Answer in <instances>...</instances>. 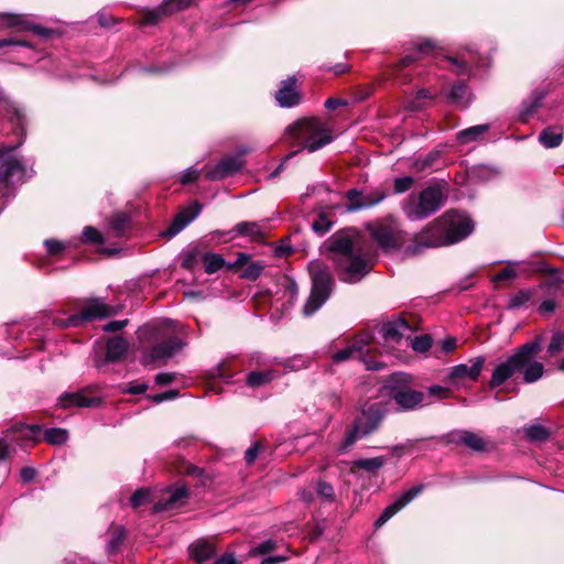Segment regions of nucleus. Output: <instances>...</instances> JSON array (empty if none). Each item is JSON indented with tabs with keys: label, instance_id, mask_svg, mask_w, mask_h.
<instances>
[{
	"label": "nucleus",
	"instance_id": "obj_1",
	"mask_svg": "<svg viewBox=\"0 0 564 564\" xmlns=\"http://www.w3.org/2000/svg\"><path fill=\"white\" fill-rule=\"evenodd\" d=\"M371 237L384 250H403L405 256H414L425 248L448 246L446 234L440 218L426 225L414 236L412 243L405 246L409 235L394 223H377L367 227Z\"/></svg>",
	"mask_w": 564,
	"mask_h": 564
},
{
	"label": "nucleus",
	"instance_id": "obj_2",
	"mask_svg": "<svg viewBox=\"0 0 564 564\" xmlns=\"http://www.w3.org/2000/svg\"><path fill=\"white\" fill-rule=\"evenodd\" d=\"M540 350L541 340L539 338L518 347L512 355L494 368L489 381L490 388L501 386L517 372L522 373L525 383H533L541 379L544 373V366L535 360Z\"/></svg>",
	"mask_w": 564,
	"mask_h": 564
},
{
	"label": "nucleus",
	"instance_id": "obj_3",
	"mask_svg": "<svg viewBox=\"0 0 564 564\" xmlns=\"http://www.w3.org/2000/svg\"><path fill=\"white\" fill-rule=\"evenodd\" d=\"M328 249L341 270V279L356 283L369 272L371 263L368 253L347 232H337L328 240Z\"/></svg>",
	"mask_w": 564,
	"mask_h": 564
},
{
	"label": "nucleus",
	"instance_id": "obj_4",
	"mask_svg": "<svg viewBox=\"0 0 564 564\" xmlns=\"http://www.w3.org/2000/svg\"><path fill=\"white\" fill-rule=\"evenodd\" d=\"M286 134L292 138L300 150L315 152L333 141L330 130L318 118H303L286 128Z\"/></svg>",
	"mask_w": 564,
	"mask_h": 564
},
{
	"label": "nucleus",
	"instance_id": "obj_5",
	"mask_svg": "<svg viewBox=\"0 0 564 564\" xmlns=\"http://www.w3.org/2000/svg\"><path fill=\"white\" fill-rule=\"evenodd\" d=\"M308 272L312 280V290L303 313L306 316L313 315L328 300L334 288V279L329 267L321 261L313 260L308 263Z\"/></svg>",
	"mask_w": 564,
	"mask_h": 564
},
{
	"label": "nucleus",
	"instance_id": "obj_6",
	"mask_svg": "<svg viewBox=\"0 0 564 564\" xmlns=\"http://www.w3.org/2000/svg\"><path fill=\"white\" fill-rule=\"evenodd\" d=\"M444 195L440 187L429 186L419 194H411L403 203L402 209L408 219L422 220L436 213L443 205Z\"/></svg>",
	"mask_w": 564,
	"mask_h": 564
},
{
	"label": "nucleus",
	"instance_id": "obj_7",
	"mask_svg": "<svg viewBox=\"0 0 564 564\" xmlns=\"http://www.w3.org/2000/svg\"><path fill=\"white\" fill-rule=\"evenodd\" d=\"M22 144L3 145L0 148V194L6 196L11 185L23 183L31 175L26 165L18 158L17 150Z\"/></svg>",
	"mask_w": 564,
	"mask_h": 564
},
{
	"label": "nucleus",
	"instance_id": "obj_8",
	"mask_svg": "<svg viewBox=\"0 0 564 564\" xmlns=\"http://www.w3.org/2000/svg\"><path fill=\"white\" fill-rule=\"evenodd\" d=\"M113 310L98 299L89 300L79 314H73L67 318L53 317L52 324L57 328L77 327L85 322L101 319L111 314Z\"/></svg>",
	"mask_w": 564,
	"mask_h": 564
},
{
	"label": "nucleus",
	"instance_id": "obj_9",
	"mask_svg": "<svg viewBox=\"0 0 564 564\" xmlns=\"http://www.w3.org/2000/svg\"><path fill=\"white\" fill-rule=\"evenodd\" d=\"M382 419L380 409L377 404H371L368 411H364L362 415L358 417L354 426L346 432L345 438L339 446L338 451L344 453L349 449L354 443L370 433H372Z\"/></svg>",
	"mask_w": 564,
	"mask_h": 564
},
{
	"label": "nucleus",
	"instance_id": "obj_10",
	"mask_svg": "<svg viewBox=\"0 0 564 564\" xmlns=\"http://www.w3.org/2000/svg\"><path fill=\"white\" fill-rule=\"evenodd\" d=\"M438 218L448 245L462 241L474 230V223L466 214L448 210Z\"/></svg>",
	"mask_w": 564,
	"mask_h": 564
},
{
	"label": "nucleus",
	"instance_id": "obj_11",
	"mask_svg": "<svg viewBox=\"0 0 564 564\" xmlns=\"http://www.w3.org/2000/svg\"><path fill=\"white\" fill-rule=\"evenodd\" d=\"M184 346L185 343L177 337L167 338L154 345L149 351H147L142 356L141 362L143 365L156 361L165 362L181 351Z\"/></svg>",
	"mask_w": 564,
	"mask_h": 564
},
{
	"label": "nucleus",
	"instance_id": "obj_12",
	"mask_svg": "<svg viewBox=\"0 0 564 564\" xmlns=\"http://www.w3.org/2000/svg\"><path fill=\"white\" fill-rule=\"evenodd\" d=\"M247 152L248 150L243 149L238 155H228L223 158L215 166L206 170V178L210 181H219L237 173L245 164L242 155Z\"/></svg>",
	"mask_w": 564,
	"mask_h": 564
},
{
	"label": "nucleus",
	"instance_id": "obj_13",
	"mask_svg": "<svg viewBox=\"0 0 564 564\" xmlns=\"http://www.w3.org/2000/svg\"><path fill=\"white\" fill-rule=\"evenodd\" d=\"M372 336L369 332H361L352 339V341L344 349L336 351L332 356L334 364H340L362 355V351L370 346Z\"/></svg>",
	"mask_w": 564,
	"mask_h": 564
},
{
	"label": "nucleus",
	"instance_id": "obj_14",
	"mask_svg": "<svg viewBox=\"0 0 564 564\" xmlns=\"http://www.w3.org/2000/svg\"><path fill=\"white\" fill-rule=\"evenodd\" d=\"M384 197L386 194L378 189L366 194L357 189H350L347 193V199L349 204L347 205L346 209L348 212H356L369 208L382 202Z\"/></svg>",
	"mask_w": 564,
	"mask_h": 564
},
{
	"label": "nucleus",
	"instance_id": "obj_15",
	"mask_svg": "<svg viewBox=\"0 0 564 564\" xmlns=\"http://www.w3.org/2000/svg\"><path fill=\"white\" fill-rule=\"evenodd\" d=\"M188 496V491L184 485L176 484L174 487L167 489L163 497L154 503V510L156 512L173 510L182 507L186 498Z\"/></svg>",
	"mask_w": 564,
	"mask_h": 564
},
{
	"label": "nucleus",
	"instance_id": "obj_16",
	"mask_svg": "<svg viewBox=\"0 0 564 564\" xmlns=\"http://www.w3.org/2000/svg\"><path fill=\"white\" fill-rule=\"evenodd\" d=\"M423 486H415L403 492L393 503L384 508L382 513L376 521V525L380 527L384 524L389 519H391L395 513L402 510L406 505H409L419 494L422 491Z\"/></svg>",
	"mask_w": 564,
	"mask_h": 564
},
{
	"label": "nucleus",
	"instance_id": "obj_17",
	"mask_svg": "<svg viewBox=\"0 0 564 564\" xmlns=\"http://www.w3.org/2000/svg\"><path fill=\"white\" fill-rule=\"evenodd\" d=\"M484 365L485 358L480 356L471 361V366H468L466 364H459L452 367L448 371L447 377L451 381L455 383L466 378L471 381H476L484 368Z\"/></svg>",
	"mask_w": 564,
	"mask_h": 564
},
{
	"label": "nucleus",
	"instance_id": "obj_18",
	"mask_svg": "<svg viewBox=\"0 0 564 564\" xmlns=\"http://www.w3.org/2000/svg\"><path fill=\"white\" fill-rule=\"evenodd\" d=\"M275 99L281 107L291 108L300 102L301 95L296 87L295 76H291L281 82L275 94Z\"/></svg>",
	"mask_w": 564,
	"mask_h": 564
},
{
	"label": "nucleus",
	"instance_id": "obj_19",
	"mask_svg": "<svg viewBox=\"0 0 564 564\" xmlns=\"http://www.w3.org/2000/svg\"><path fill=\"white\" fill-rule=\"evenodd\" d=\"M193 0H165L158 9L145 12L143 23L155 24L163 15L172 14L187 8Z\"/></svg>",
	"mask_w": 564,
	"mask_h": 564
},
{
	"label": "nucleus",
	"instance_id": "obj_20",
	"mask_svg": "<svg viewBox=\"0 0 564 564\" xmlns=\"http://www.w3.org/2000/svg\"><path fill=\"white\" fill-rule=\"evenodd\" d=\"M202 212V205L195 202L192 206L182 209L165 231L169 237H174L191 224Z\"/></svg>",
	"mask_w": 564,
	"mask_h": 564
},
{
	"label": "nucleus",
	"instance_id": "obj_21",
	"mask_svg": "<svg viewBox=\"0 0 564 564\" xmlns=\"http://www.w3.org/2000/svg\"><path fill=\"white\" fill-rule=\"evenodd\" d=\"M4 23L10 28H17L21 31H32L34 34L41 37H48L53 33V31L47 28L32 23L24 14L8 13L4 15Z\"/></svg>",
	"mask_w": 564,
	"mask_h": 564
},
{
	"label": "nucleus",
	"instance_id": "obj_22",
	"mask_svg": "<svg viewBox=\"0 0 564 564\" xmlns=\"http://www.w3.org/2000/svg\"><path fill=\"white\" fill-rule=\"evenodd\" d=\"M393 399L403 410H413L423 402V392L410 388H399L393 391Z\"/></svg>",
	"mask_w": 564,
	"mask_h": 564
},
{
	"label": "nucleus",
	"instance_id": "obj_23",
	"mask_svg": "<svg viewBox=\"0 0 564 564\" xmlns=\"http://www.w3.org/2000/svg\"><path fill=\"white\" fill-rule=\"evenodd\" d=\"M409 329L408 323L402 318H398L382 324L379 332L386 341L399 343Z\"/></svg>",
	"mask_w": 564,
	"mask_h": 564
},
{
	"label": "nucleus",
	"instance_id": "obj_24",
	"mask_svg": "<svg viewBox=\"0 0 564 564\" xmlns=\"http://www.w3.org/2000/svg\"><path fill=\"white\" fill-rule=\"evenodd\" d=\"M99 402L98 399L87 398L83 392H66L58 398V404L62 408L78 406L90 408Z\"/></svg>",
	"mask_w": 564,
	"mask_h": 564
},
{
	"label": "nucleus",
	"instance_id": "obj_25",
	"mask_svg": "<svg viewBox=\"0 0 564 564\" xmlns=\"http://www.w3.org/2000/svg\"><path fill=\"white\" fill-rule=\"evenodd\" d=\"M188 551L191 557L197 563L210 560L216 553L215 546L204 539L193 542L189 545Z\"/></svg>",
	"mask_w": 564,
	"mask_h": 564
},
{
	"label": "nucleus",
	"instance_id": "obj_26",
	"mask_svg": "<svg viewBox=\"0 0 564 564\" xmlns=\"http://www.w3.org/2000/svg\"><path fill=\"white\" fill-rule=\"evenodd\" d=\"M0 110L9 117L12 122H15L17 127L23 130L24 115L14 102H12L7 96L0 93Z\"/></svg>",
	"mask_w": 564,
	"mask_h": 564
},
{
	"label": "nucleus",
	"instance_id": "obj_27",
	"mask_svg": "<svg viewBox=\"0 0 564 564\" xmlns=\"http://www.w3.org/2000/svg\"><path fill=\"white\" fill-rule=\"evenodd\" d=\"M453 441L460 443L476 452H481L486 447V442L484 441V438L480 437L478 434L470 432V431L457 432L454 435Z\"/></svg>",
	"mask_w": 564,
	"mask_h": 564
},
{
	"label": "nucleus",
	"instance_id": "obj_28",
	"mask_svg": "<svg viewBox=\"0 0 564 564\" xmlns=\"http://www.w3.org/2000/svg\"><path fill=\"white\" fill-rule=\"evenodd\" d=\"M539 141L546 149L556 148L563 141V129L561 127H547L540 132Z\"/></svg>",
	"mask_w": 564,
	"mask_h": 564
},
{
	"label": "nucleus",
	"instance_id": "obj_29",
	"mask_svg": "<svg viewBox=\"0 0 564 564\" xmlns=\"http://www.w3.org/2000/svg\"><path fill=\"white\" fill-rule=\"evenodd\" d=\"M489 124H477L466 129L460 130L456 134V139L460 144H468L475 141H478L488 130Z\"/></svg>",
	"mask_w": 564,
	"mask_h": 564
},
{
	"label": "nucleus",
	"instance_id": "obj_30",
	"mask_svg": "<svg viewBox=\"0 0 564 564\" xmlns=\"http://www.w3.org/2000/svg\"><path fill=\"white\" fill-rule=\"evenodd\" d=\"M128 349V343L120 336H115L107 341V360L116 361L119 360Z\"/></svg>",
	"mask_w": 564,
	"mask_h": 564
},
{
	"label": "nucleus",
	"instance_id": "obj_31",
	"mask_svg": "<svg viewBox=\"0 0 564 564\" xmlns=\"http://www.w3.org/2000/svg\"><path fill=\"white\" fill-rule=\"evenodd\" d=\"M433 47H434V45L430 40H425V41L419 43L412 53H410L401 58V61L397 65V68L401 69L402 67L409 66L411 63L422 58Z\"/></svg>",
	"mask_w": 564,
	"mask_h": 564
},
{
	"label": "nucleus",
	"instance_id": "obj_32",
	"mask_svg": "<svg viewBox=\"0 0 564 564\" xmlns=\"http://www.w3.org/2000/svg\"><path fill=\"white\" fill-rule=\"evenodd\" d=\"M449 61L457 67L458 74H469L473 67L479 66L475 54L470 51L467 54H462L459 57L449 58Z\"/></svg>",
	"mask_w": 564,
	"mask_h": 564
},
{
	"label": "nucleus",
	"instance_id": "obj_33",
	"mask_svg": "<svg viewBox=\"0 0 564 564\" xmlns=\"http://www.w3.org/2000/svg\"><path fill=\"white\" fill-rule=\"evenodd\" d=\"M202 261L204 263L205 272L209 274L219 271L225 265L227 267L225 259L220 254L213 252L204 253Z\"/></svg>",
	"mask_w": 564,
	"mask_h": 564
},
{
	"label": "nucleus",
	"instance_id": "obj_34",
	"mask_svg": "<svg viewBox=\"0 0 564 564\" xmlns=\"http://www.w3.org/2000/svg\"><path fill=\"white\" fill-rule=\"evenodd\" d=\"M386 462L387 459L382 456L372 458H360L352 463V467L364 469L368 473H373L380 469L386 464Z\"/></svg>",
	"mask_w": 564,
	"mask_h": 564
},
{
	"label": "nucleus",
	"instance_id": "obj_35",
	"mask_svg": "<svg viewBox=\"0 0 564 564\" xmlns=\"http://www.w3.org/2000/svg\"><path fill=\"white\" fill-rule=\"evenodd\" d=\"M238 235L251 238H259L262 236V229L258 223L242 221L236 225L234 229Z\"/></svg>",
	"mask_w": 564,
	"mask_h": 564
},
{
	"label": "nucleus",
	"instance_id": "obj_36",
	"mask_svg": "<svg viewBox=\"0 0 564 564\" xmlns=\"http://www.w3.org/2000/svg\"><path fill=\"white\" fill-rule=\"evenodd\" d=\"M273 379L272 371H252L247 377V384L251 388H259Z\"/></svg>",
	"mask_w": 564,
	"mask_h": 564
},
{
	"label": "nucleus",
	"instance_id": "obj_37",
	"mask_svg": "<svg viewBox=\"0 0 564 564\" xmlns=\"http://www.w3.org/2000/svg\"><path fill=\"white\" fill-rule=\"evenodd\" d=\"M312 364V358L307 356L296 355L283 364L284 368L289 371H299L301 369L308 368Z\"/></svg>",
	"mask_w": 564,
	"mask_h": 564
},
{
	"label": "nucleus",
	"instance_id": "obj_38",
	"mask_svg": "<svg viewBox=\"0 0 564 564\" xmlns=\"http://www.w3.org/2000/svg\"><path fill=\"white\" fill-rule=\"evenodd\" d=\"M44 438L50 444L61 445L66 443L68 438V433L66 430L52 427L45 431Z\"/></svg>",
	"mask_w": 564,
	"mask_h": 564
},
{
	"label": "nucleus",
	"instance_id": "obj_39",
	"mask_svg": "<svg viewBox=\"0 0 564 564\" xmlns=\"http://www.w3.org/2000/svg\"><path fill=\"white\" fill-rule=\"evenodd\" d=\"M264 264L259 261L249 262L240 273V278L254 281L257 280L263 272Z\"/></svg>",
	"mask_w": 564,
	"mask_h": 564
},
{
	"label": "nucleus",
	"instance_id": "obj_40",
	"mask_svg": "<svg viewBox=\"0 0 564 564\" xmlns=\"http://www.w3.org/2000/svg\"><path fill=\"white\" fill-rule=\"evenodd\" d=\"M524 431L531 441L543 442L550 436L549 430L540 424H532L525 427Z\"/></svg>",
	"mask_w": 564,
	"mask_h": 564
},
{
	"label": "nucleus",
	"instance_id": "obj_41",
	"mask_svg": "<svg viewBox=\"0 0 564 564\" xmlns=\"http://www.w3.org/2000/svg\"><path fill=\"white\" fill-rule=\"evenodd\" d=\"M466 95H467V86L465 84L460 83V84L453 86L451 94H449V98L453 102H455L459 106L466 107L468 104V100L465 99Z\"/></svg>",
	"mask_w": 564,
	"mask_h": 564
},
{
	"label": "nucleus",
	"instance_id": "obj_42",
	"mask_svg": "<svg viewBox=\"0 0 564 564\" xmlns=\"http://www.w3.org/2000/svg\"><path fill=\"white\" fill-rule=\"evenodd\" d=\"M151 491L145 488H141L135 490V492L131 496L130 502L133 508H138L144 506L152 501Z\"/></svg>",
	"mask_w": 564,
	"mask_h": 564
},
{
	"label": "nucleus",
	"instance_id": "obj_43",
	"mask_svg": "<svg viewBox=\"0 0 564 564\" xmlns=\"http://www.w3.org/2000/svg\"><path fill=\"white\" fill-rule=\"evenodd\" d=\"M82 239L85 242H90V243H96V245L105 242L104 236L95 227H91V226H86L84 228Z\"/></svg>",
	"mask_w": 564,
	"mask_h": 564
},
{
	"label": "nucleus",
	"instance_id": "obj_44",
	"mask_svg": "<svg viewBox=\"0 0 564 564\" xmlns=\"http://www.w3.org/2000/svg\"><path fill=\"white\" fill-rule=\"evenodd\" d=\"M128 223V218L123 214H118L112 217L110 221V230L113 231L116 237H120L123 235L126 226Z\"/></svg>",
	"mask_w": 564,
	"mask_h": 564
},
{
	"label": "nucleus",
	"instance_id": "obj_45",
	"mask_svg": "<svg viewBox=\"0 0 564 564\" xmlns=\"http://www.w3.org/2000/svg\"><path fill=\"white\" fill-rule=\"evenodd\" d=\"M432 346V338L430 335L416 336L411 340V347L416 352H425Z\"/></svg>",
	"mask_w": 564,
	"mask_h": 564
},
{
	"label": "nucleus",
	"instance_id": "obj_46",
	"mask_svg": "<svg viewBox=\"0 0 564 564\" xmlns=\"http://www.w3.org/2000/svg\"><path fill=\"white\" fill-rule=\"evenodd\" d=\"M332 221L324 214H319L313 221L312 229L318 235H324L332 228Z\"/></svg>",
	"mask_w": 564,
	"mask_h": 564
},
{
	"label": "nucleus",
	"instance_id": "obj_47",
	"mask_svg": "<svg viewBox=\"0 0 564 564\" xmlns=\"http://www.w3.org/2000/svg\"><path fill=\"white\" fill-rule=\"evenodd\" d=\"M531 297V292L528 290H521L518 293L513 294L509 300V307L510 308H518L523 306L525 303L529 302Z\"/></svg>",
	"mask_w": 564,
	"mask_h": 564
},
{
	"label": "nucleus",
	"instance_id": "obj_48",
	"mask_svg": "<svg viewBox=\"0 0 564 564\" xmlns=\"http://www.w3.org/2000/svg\"><path fill=\"white\" fill-rule=\"evenodd\" d=\"M414 184L412 176L397 177L393 183V189L397 194L408 192Z\"/></svg>",
	"mask_w": 564,
	"mask_h": 564
},
{
	"label": "nucleus",
	"instance_id": "obj_49",
	"mask_svg": "<svg viewBox=\"0 0 564 564\" xmlns=\"http://www.w3.org/2000/svg\"><path fill=\"white\" fill-rule=\"evenodd\" d=\"M359 360L365 365L367 370H379L383 367L382 362L369 356V346L362 351V355L359 356Z\"/></svg>",
	"mask_w": 564,
	"mask_h": 564
},
{
	"label": "nucleus",
	"instance_id": "obj_50",
	"mask_svg": "<svg viewBox=\"0 0 564 564\" xmlns=\"http://www.w3.org/2000/svg\"><path fill=\"white\" fill-rule=\"evenodd\" d=\"M564 348V335L562 333H555L552 336L551 343L547 346L549 355L553 356Z\"/></svg>",
	"mask_w": 564,
	"mask_h": 564
},
{
	"label": "nucleus",
	"instance_id": "obj_51",
	"mask_svg": "<svg viewBox=\"0 0 564 564\" xmlns=\"http://www.w3.org/2000/svg\"><path fill=\"white\" fill-rule=\"evenodd\" d=\"M431 98H432V94L427 89H421L417 91L415 98L410 100L409 107L413 110H417L425 105V102L422 100L431 99Z\"/></svg>",
	"mask_w": 564,
	"mask_h": 564
},
{
	"label": "nucleus",
	"instance_id": "obj_52",
	"mask_svg": "<svg viewBox=\"0 0 564 564\" xmlns=\"http://www.w3.org/2000/svg\"><path fill=\"white\" fill-rule=\"evenodd\" d=\"M274 549H275V542L272 540H267V541L260 543L259 545H257L256 547H253L250 551V555L256 556V555H260V554H267V553H270L271 551H273Z\"/></svg>",
	"mask_w": 564,
	"mask_h": 564
},
{
	"label": "nucleus",
	"instance_id": "obj_53",
	"mask_svg": "<svg viewBox=\"0 0 564 564\" xmlns=\"http://www.w3.org/2000/svg\"><path fill=\"white\" fill-rule=\"evenodd\" d=\"M44 245L46 247L47 252L53 256L58 254L65 250V245L59 240L47 239L45 240Z\"/></svg>",
	"mask_w": 564,
	"mask_h": 564
},
{
	"label": "nucleus",
	"instance_id": "obj_54",
	"mask_svg": "<svg viewBox=\"0 0 564 564\" xmlns=\"http://www.w3.org/2000/svg\"><path fill=\"white\" fill-rule=\"evenodd\" d=\"M176 395H177L176 390H169V391H165L162 393H156V394L150 395L149 398L155 403H161L164 401L173 400L176 398Z\"/></svg>",
	"mask_w": 564,
	"mask_h": 564
},
{
	"label": "nucleus",
	"instance_id": "obj_55",
	"mask_svg": "<svg viewBox=\"0 0 564 564\" xmlns=\"http://www.w3.org/2000/svg\"><path fill=\"white\" fill-rule=\"evenodd\" d=\"M148 389V384L145 382H132L129 383L124 389L123 392L130 393V394H141L144 393Z\"/></svg>",
	"mask_w": 564,
	"mask_h": 564
},
{
	"label": "nucleus",
	"instance_id": "obj_56",
	"mask_svg": "<svg viewBox=\"0 0 564 564\" xmlns=\"http://www.w3.org/2000/svg\"><path fill=\"white\" fill-rule=\"evenodd\" d=\"M250 260V256L245 252H240L237 256V259L234 262L227 263L228 269H236V268H245Z\"/></svg>",
	"mask_w": 564,
	"mask_h": 564
},
{
	"label": "nucleus",
	"instance_id": "obj_57",
	"mask_svg": "<svg viewBox=\"0 0 564 564\" xmlns=\"http://www.w3.org/2000/svg\"><path fill=\"white\" fill-rule=\"evenodd\" d=\"M317 494L324 499H332L334 497V489L327 482H318L316 487Z\"/></svg>",
	"mask_w": 564,
	"mask_h": 564
},
{
	"label": "nucleus",
	"instance_id": "obj_58",
	"mask_svg": "<svg viewBox=\"0 0 564 564\" xmlns=\"http://www.w3.org/2000/svg\"><path fill=\"white\" fill-rule=\"evenodd\" d=\"M199 176V171L194 167H188L183 175L181 176V183L182 184H188L196 181Z\"/></svg>",
	"mask_w": 564,
	"mask_h": 564
},
{
	"label": "nucleus",
	"instance_id": "obj_59",
	"mask_svg": "<svg viewBox=\"0 0 564 564\" xmlns=\"http://www.w3.org/2000/svg\"><path fill=\"white\" fill-rule=\"evenodd\" d=\"M128 321H112L102 326V329L107 333L118 332L127 325Z\"/></svg>",
	"mask_w": 564,
	"mask_h": 564
},
{
	"label": "nucleus",
	"instance_id": "obj_60",
	"mask_svg": "<svg viewBox=\"0 0 564 564\" xmlns=\"http://www.w3.org/2000/svg\"><path fill=\"white\" fill-rule=\"evenodd\" d=\"M258 454H259V445L253 444L251 447H249L246 451V454H245L246 463L249 465L252 464L256 460V458L258 457Z\"/></svg>",
	"mask_w": 564,
	"mask_h": 564
},
{
	"label": "nucleus",
	"instance_id": "obj_61",
	"mask_svg": "<svg viewBox=\"0 0 564 564\" xmlns=\"http://www.w3.org/2000/svg\"><path fill=\"white\" fill-rule=\"evenodd\" d=\"M514 276H516V271L513 269L505 268L494 278V281L499 282V281L512 279Z\"/></svg>",
	"mask_w": 564,
	"mask_h": 564
},
{
	"label": "nucleus",
	"instance_id": "obj_62",
	"mask_svg": "<svg viewBox=\"0 0 564 564\" xmlns=\"http://www.w3.org/2000/svg\"><path fill=\"white\" fill-rule=\"evenodd\" d=\"M174 379H175V373L162 372V373L156 375L155 382L160 386H165V384L173 382Z\"/></svg>",
	"mask_w": 564,
	"mask_h": 564
},
{
	"label": "nucleus",
	"instance_id": "obj_63",
	"mask_svg": "<svg viewBox=\"0 0 564 564\" xmlns=\"http://www.w3.org/2000/svg\"><path fill=\"white\" fill-rule=\"evenodd\" d=\"M20 477L23 482H30L35 477V470L31 467H23Z\"/></svg>",
	"mask_w": 564,
	"mask_h": 564
},
{
	"label": "nucleus",
	"instance_id": "obj_64",
	"mask_svg": "<svg viewBox=\"0 0 564 564\" xmlns=\"http://www.w3.org/2000/svg\"><path fill=\"white\" fill-rule=\"evenodd\" d=\"M215 564H236V557L232 553H226L217 558Z\"/></svg>",
	"mask_w": 564,
	"mask_h": 564
}]
</instances>
